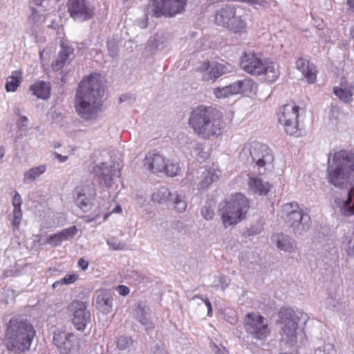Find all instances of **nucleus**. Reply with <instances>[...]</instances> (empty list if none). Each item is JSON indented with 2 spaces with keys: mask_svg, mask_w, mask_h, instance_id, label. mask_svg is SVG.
<instances>
[{
  "mask_svg": "<svg viewBox=\"0 0 354 354\" xmlns=\"http://www.w3.org/2000/svg\"><path fill=\"white\" fill-rule=\"evenodd\" d=\"M249 207V201L243 194L236 193L232 195L230 198L225 201L221 215L225 227L240 222L245 217Z\"/></svg>",
  "mask_w": 354,
  "mask_h": 354,
  "instance_id": "obj_9",
  "label": "nucleus"
},
{
  "mask_svg": "<svg viewBox=\"0 0 354 354\" xmlns=\"http://www.w3.org/2000/svg\"><path fill=\"white\" fill-rule=\"evenodd\" d=\"M53 343L61 354H78L80 349L79 339L73 333L55 332Z\"/></svg>",
  "mask_w": 354,
  "mask_h": 354,
  "instance_id": "obj_17",
  "label": "nucleus"
},
{
  "mask_svg": "<svg viewBox=\"0 0 354 354\" xmlns=\"http://www.w3.org/2000/svg\"><path fill=\"white\" fill-rule=\"evenodd\" d=\"M250 16L241 8L225 5L217 10L214 15V23L235 33L245 31Z\"/></svg>",
  "mask_w": 354,
  "mask_h": 354,
  "instance_id": "obj_5",
  "label": "nucleus"
},
{
  "mask_svg": "<svg viewBox=\"0 0 354 354\" xmlns=\"http://www.w3.org/2000/svg\"><path fill=\"white\" fill-rule=\"evenodd\" d=\"M254 86V82L249 78L239 80L232 84V88L235 94L251 92Z\"/></svg>",
  "mask_w": 354,
  "mask_h": 354,
  "instance_id": "obj_30",
  "label": "nucleus"
},
{
  "mask_svg": "<svg viewBox=\"0 0 354 354\" xmlns=\"http://www.w3.org/2000/svg\"><path fill=\"white\" fill-rule=\"evenodd\" d=\"M244 327L248 333L259 339L266 337L270 333L265 318L254 313L247 314Z\"/></svg>",
  "mask_w": 354,
  "mask_h": 354,
  "instance_id": "obj_16",
  "label": "nucleus"
},
{
  "mask_svg": "<svg viewBox=\"0 0 354 354\" xmlns=\"http://www.w3.org/2000/svg\"><path fill=\"white\" fill-rule=\"evenodd\" d=\"M279 316L282 325L283 338L291 344L296 342L299 316L290 308H281Z\"/></svg>",
  "mask_w": 354,
  "mask_h": 354,
  "instance_id": "obj_13",
  "label": "nucleus"
},
{
  "mask_svg": "<svg viewBox=\"0 0 354 354\" xmlns=\"http://www.w3.org/2000/svg\"><path fill=\"white\" fill-rule=\"evenodd\" d=\"M333 92L344 103H350L353 100V88L351 86L344 88L335 87Z\"/></svg>",
  "mask_w": 354,
  "mask_h": 354,
  "instance_id": "obj_31",
  "label": "nucleus"
},
{
  "mask_svg": "<svg viewBox=\"0 0 354 354\" xmlns=\"http://www.w3.org/2000/svg\"><path fill=\"white\" fill-rule=\"evenodd\" d=\"M349 36H350V37L354 39V24L353 26H351L350 28Z\"/></svg>",
  "mask_w": 354,
  "mask_h": 354,
  "instance_id": "obj_57",
  "label": "nucleus"
},
{
  "mask_svg": "<svg viewBox=\"0 0 354 354\" xmlns=\"http://www.w3.org/2000/svg\"><path fill=\"white\" fill-rule=\"evenodd\" d=\"M346 3L348 9L354 12V0H347Z\"/></svg>",
  "mask_w": 354,
  "mask_h": 354,
  "instance_id": "obj_54",
  "label": "nucleus"
},
{
  "mask_svg": "<svg viewBox=\"0 0 354 354\" xmlns=\"http://www.w3.org/2000/svg\"><path fill=\"white\" fill-rule=\"evenodd\" d=\"M180 170V167L178 164L174 163L173 162H165V167L163 172L168 176H176Z\"/></svg>",
  "mask_w": 354,
  "mask_h": 354,
  "instance_id": "obj_39",
  "label": "nucleus"
},
{
  "mask_svg": "<svg viewBox=\"0 0 354 354\" xmlns=\"http://www.w3.org/2000/svg\"><path fill=\"white\" fill-rule=\"evenodd\" d=\"M113 295L110 290H100L97 292L96 307L103 314H108L112 310Z\"/></svg>",
  "mask_w": 354,
  "mask_h": 354,
  "instance_id": "obj_24",
  "label": "nucleus"
},
{
  "mask_svg": "<svg viewBox=\"0 0 354 354\" xmlns=\"http://www.w3.org/2000/svg\"><path fill=\"white\" fill-rule=\"evenodd\" d=\"M107 48L109 53V55L112 57H116L118 56V46L117 42L113 40H109L107 41Z\"/></svg>",
  "mask_w": 354,
  "mask_h": 354,
  "instance_id": "obj_42",
  "label": "nucleus"
},
{
  "mask_svg": "<svg viewBox=\"0 0 354 354\" xmlns=\"http://www.w3.org/2000/svg\"><path fill=\"white\" fill-rule=\"evenodd\" d=\"M77 232V227L75 225H73L70 227L63 229L59 232H58V234H59L62 241H66L73 239Z\"/></svg>",
  "mask_w": 354,
  "mask_h": 354,
  "instance_id": "obj_38",
  "label": "nucleus"
},
{
  "mask_svg": "<svg viewBox=\"0 0 354 354\" xmlns=\"http://www.w3.org/2000/svg\"><path fill=\"white\" fill-rule=\"evenodd\" d=\"M150 354H167V353L162 346L156 344L151 347Z\"/></svg>",
  "mask_w": 354,
  "mask_h": 354,
  "instance_id": "obj_48",
  "label": "nucleus"
},
{
  "mask_svg": "<svg viewBox=\"0 0 354 354\" xmlns=\"http://www.w3.org/2000/svg\"><path fill=\"white\" fill-rule=\"evenodd\" d=\"M342 243L347 254L354 256V227L352 232L344 237Z\"/></svg>",
  "mask_w": 354,
  "mask_h": 354,
  "instance_id": "obj_35",
  "label": "nucleus"
},
{
  "mask_svg": "<svg viewBox=\"0 0 354 354\" xmlns=\"http://www.w3.org/2000/svg\"><path fill=\"white\" fill-rule=\"evenodd\" d=\"M332 251H333L335 254H336V253L337 252V249H336V248H333V249H332Z\"/></svg>",
  "mask_w": 354,
  "mask_h": 354,
  "instance_id": "obj_60",
  "label": "nucleus"
},
{
  "mask_svg": "<svg viewBox=\"0 0 354 354\" xmlns=\"http://www.w3.org/2000/svg\"><path fill=\"white\" fill-rule=\"evenodd\" d=\"M201 299V301H203L205 306H207V315L209 317H211L212 315V304L210 303V301L208 300L207 298H202V297H200L198 295H194L192 297L191 300L192 301H194L196 299Z\"/></svg>",
  "mask_w": 354,
  "mask_h": 354,
  "instance_id": "obj_46",
  "label": "nucleus"
},
{
  "mask_svg": "<svg viewBox=\"0 0 354 354\" xmlns=\"http://www.w3.org/2000/svg\"><path fill=\"white\" fill-rule=\"evenodd\" d=\"M90 173L93 176V180L100 185L110 187L119 177L120 171L115 167L114 162L109 161L94 162L91 167Z\"/></svg>",
  "mask_w": 354,
  "mask_h": 354,
  "instance_id": "obj_10",
  "label": "nucleus"
},
{
  "mask_svg": "<svg viewBox=\"0 0 354 354\" xmlns=\"http://www.w3.org/2000/svg\"><path fill=\"white\" fill-rule=\"evenodd\" d=\"M172 227L182 234L187 233L188 231L187 225L180 221L174 222L172 224Z\"/></svg>",
  "mask_w": 354,
  "mask_h": 354,
  "instance_id": "obj_45",
  "label": "nucleus"
},
{
  "mask_svg": "<svg viewBox=\"0 0 354 354\" xmlns=\"http://www.w3.org/2000/svg\"><path fill=\"white\" fill-rule=\"evenodd\" d=\"M63 241L58 233L51 234L47 241V243L53 246H58Z\"/></svg>",
  "mask_w": 354,
  "mask_h": 354,
  "instance_id": "obj_44",
  "label": "nucleus"
},
{
  "mask_svg": "<svg viewBox=\"0 0 354 354\" xmlns=\"http://www.w3.org/2000/svg\"><path fill=\"white\" fill-rule=\"evenodd\" d=\"M33 94L38 98L46 100L50 97V88L49 84L45 82H39L31 86Z\"/></svg>",
  "mask_w": 354,
  "mask_h": 354,
  "instance_id": "obj_29",
  "label": "nucleus"
},
{
  "mask_svg": "<svg viewBox=\"0 0 354 354\" xmlns=\"http://www.w3.org/2000/svg\"><path fill=\"white\" fill-rule=\"evenodd\" d=\"M4 156V149L3 147H0V160Z\"/></svg>",
  "mask_w": 354,
  "mask_h": 354,
  "instance_id": "obj_58",
  "label": "nucleus"
},
{
  "mask_svg": "<svg viewBox=\"0 0 354 354\" xmlns=\"http://www.w3.org/2000/svg\"><path fill=\"white\" fill-rule=\"evenodd\" d=\"M28 118L26 116H21L18 120L17 124L20 131H25L28 127Z\"/></svg>",
  "mask_w": 354,
  "mask_h": 354,
  "instance_id": "obj_49",
  "label": "nucleus"
},
{
  "mask_svg": "<svg viewBox=\"0 0 354 354\" xmlns=\"http://www.w3.org/2000/svg\"><path fill=\"white\" fill-rule=\"evenodd\" d=\"M152 201L160 204L171 203L174 209L179 212L186 210L187 203L184 194L178 192H171L166 187L158 189L151 196Z\"/></svg>",
  "mask_w": 354,
  "mask_h": 354,
  "instance_id": "obj_12",
  "label": "nucleus"
},
{
  "mask_svg": "<svg viewBox=\"0 0 354 354\" xmlns=\"http://www.w3.org/2000/svg\"><path fill=\"white\" fill-rule=\"evenodd\" d=\"M68 11L72 18L78 21H84L93 15V7L86 0H68Z\"/></svg>",
  "mask_w": 354,
  "mask_h": 354,
  "instance_id": "obj_18",
  "label": "nucleus"
},
{
  "mask_svg": "<svg viewBox=\"0 0 354 354\" xmlns=\"http://www.w3.org/2000/svg\"><path fill=\"white\" fill-rule=\"evenodd\" d=\"M145 167L154 174L163 172L165 158L158 153L149 152L144 160Z\"/></svg>",
  "mask_w": 354,
  "mask_h": 354,
  "instance_id": "obj_23",
  "label": "nucleus"
},
{
  "mask_svg": "<svg viewBox=\"0 0 354 354\" xmlns=\"http://www.w3.org/2000/svg\"><path fill=\"white\" fill-rule=\"evenodd\" d=\"M12 225L15 227H18L22 218V211L21 207L14 208L12 211Z\"/></svg>",
  "mask_w": 354,
  "mask_h": 354,
  "instance_id": "obj_41",
  "label": "nucleus"
},
{
  "mask_svg": "<svg viewBox=\"0 0 354 354\" xmlns=\"http://www.w3.org/2000/svg\"><path fill=\"white\" fill-rule=\"evenodd\" d=\"M239 157L245 164L255 163L260 175L263 174L274 161V156L268 147L257 142L246 145L241 151Z\"/></svg>",
  "mask_w": 354,
  "mask_h": 354,
  "instance_id": "obj_7",
  "label": "nucleus"
},
{
  "mask_svg": "<svg viewBox=\"0 0 354 354\" xmlns=\"http://www.w3.org/2000/svg\"><path fill=\"white\" fill-rule=\"evenodd\" d=\"M117 289L121 295L125 296L129 293V288L127 286L120 285L117 287Z\"/></svg>",
  "mask_w": 354,
  "mask_h": 354,
  "instance_id": "obj_51",
  "label": "nucleus"
},
{
  "mask_svg": "<svg viewBox=\"0 0 354 354\" xmlns=\"http://www.w3.org/2000/svg\"><path fill=\"white\" fill-rule=\"evenodd\" d=\"M220 171L215 169H207L202 173L201 180L198 185L199 189L207 188L212 183L218 180Z\"/></svg>",
  "mask_w": 354,
  "mask_h": 354,
  "instance_id": "obj_28",
  "label": "nucleus"
},
{
  "mask_svg": "<svg viewBox=\"0 0 354 354\" xmlns=\"http://www.w3.org/2000/svg\"><path fill=\"white\" fill-rule=\"evenodd\" d=\"M116 346L120 351H129L133 346V340L131 337L121 335L117 339Z\"/></svg>",
  "mask_w": 354,
  "mask_h": 354,
  "instance_id": "obj_34",
  "label": "nucleus"
},
{
  "mask_svg": "<svg viewBox=\"0 0 354 354\" xmlns=\"http://www.w3.org/2000/svg\"><path fill=\"white\" fill-rule=\"evenodd\" d=\"M315 354H336V350L333 344H325L323 347L315 351Z\"/></svg>",
  "mask_w": 354,
  "mask_h": 354,
  "instance_id": "obj_40",
  "label": "nucleus"
},
{
  "mask_svg": "<svg viewBox=\"0 0 354 354\" xmlns=\"http://www.w3.org/2000/svg\"><path fill=\"white\" fill-rule=\"evenodd\" d=\"M241 68L248 73L265 74L269 82H274L279 75L278 66L270 59H262L254 53H245L241 60Z\"/></svg>",
  "mask_w": 354,
  "mask_h": 354,
  "instance_id": "obj_8",
  "label": "nucleus"
},
{
  "mask_svg": "<svg viewBox=\"0 0 354 354\" xmlns=\"http://www.w3.org/2000/svg\"><path fill=\"white\" fill-rule=\"evenodd\" d=\"M297 68L301 72L306 78L308 83L313 84L317 79V70L313 64L303 57H299L296 62Z\"/></svg>",
  "mask_w": 354,
  "mask_h": 354,
  "instance_id": "obj_25",
  "label": "nucleus"
},
{
  "mask_svg": "<svg viewBox=\"0 0 354 354\" xmlns=\"http://www.w3.org/2000/svg\"><path fill=\"white\" fill-rule=\"evenodd\" d=\"M68 311L72 315V323L74 327L83 331L91 322V313L88 309V304L85 301L74 300L68 307Z\"/></svg>",
  "mask_w": 354,
  "mask_h": 354,
  "instance_id": "obj_15",
  "label": "nucleus"
},
{
  "mask_svg": "<svg viewBox=\"0 0 354 354\" xmlns=\"http://www.w3.org/2000/svg\"><path fill=\"white\" fill-rule=\"evenodd\" d=\"M12 203L14 208L21 207L22 198L21 195L17 191L15 192V195L13 196Z\"/></svg>",
  "mask_w": 354,
  "mask_h": 354,
  "instance_id": "obj_50",
  "label": "nucleus"
},
{
  "mask_svg": "<svg viewBox=\"0 0 354 354\" xmlns=\"http://www.w3.org/2000/svg\"><path fill=\"white\" fill-rule=\"evenodd\" d=\"M281 214L287 227L295 235H303L311 227L310 216L295 202L284 204L282 206Z\"/></svg>",
  "mask_w": 354,
  "mask_h": 354,
  "instance_id": "obj_6",
  "label": "nucleus"
},
{
  "mask_svg": "<svg viewBox=\"0 0 354 354\" xmlns=\"http://www.w3.org/2000/svg\"><path fill=\"white\" fill-rule=\"evenodd\" d=\"M202 71L205 73L203 76V79L205 81L215 80L223 74H225L231 71L232 66L227 63H218V62H204L200 67Z\"/></svg>",
  "mask_w": 354,
  "mask_h": 354,
  "instance_id": "obj_19",
  "label": "nucleus"
},
{
  "mask_svg": "<svg viewBox=\"0 0 354 354\" xmlns=\"http://www.w3.org/2000/svg\"><path fill=\"white\" fill-rule=\"evenodd\" d=\"M248 192L252 194L259 196H265L271 188V185L268 181L263 180L259 176H255L254 174H248Z\"/></svg>",
  "mask_w": 354,
  "mask_h": 354,
  "instance_id": "obj_21",
  "label": "nucleus"
},
{
  "mask_svg": "<svg viewBox=\"0 0 354 354\" xmlns=\"http://www.w3.org/2000/svg\"><path fill=\"white\" fill-rule=\"evenodd\" d=\"M214 94L216 98L227 97L230 95H234L235 92L232 88V84L225 86H218L214 88Z\"/></svg>",
  "mask_w": 354,
  "mask_h": 354,
  "instance_id": "obj_36",
  "label": "nucleus"
},
{
  "mask_svg": "<svg viewBox=\"0 0 354 354\" xmlns=\"http://www.w3.org/2000/svg\"><path fill=\"white\" fill-rule=\"evenodd\" d=\"M272 240L279 249L285 252H293L296 249L295 240L288 235L276 234L272 236Z\"/></svg>",
  "mask_w": 354,
  "mask_h": 354,
  "instance_id": "obj_26",
  "label": "nucleus"
},
{
  "mask_svg": "<svg viewBox=\"0 0 354 354\" xmlns=\"http://www.w3.org/2000/svg\"><path fill=\"white\" fill-rule=\"evenodd\" d=\"M21 73L19 71L12 72V75L8 77L6 84V88L8 92L15 91L20 84Z\"/></svg>",
  "mask_w": 354,
  "mask_h": 354,
  "instance_id": "obj_33",
  "label": "nucleus"
},
{
  "mask_svg": "<svg viewBox=\"0 0 354 354\" xmlns=\"http://www.w3.org/2000/svg\"><path fill=\"white\" fill-rule=\"evenodd\" d=\"M78 266L83 270H86L88 268V263L85 261L82 258L80 259L78 261Z\"/></svg>",
  "mask_w": 354,
  "mask_h": 354,
  "instance_id": "obj_52",
  "label": "nucleus"
},
{
  "mask_svg": "<svg viewBox=\"0 0 354 354\" xmlns=\"http://www.w3.org/2000/svg\"><path fill=\"white\" fill-rule=\"evenodd\" d=\"M35 330L32 325L22 317L12 318L6 330V341L8 350L20 354L30 348Z\"/></svg>",
  "mask_w": 354,
  "mask_h": 354,
  "instance_id": "obj_4",
  "label": "nucleus"
},
{
  "mask_svg": "<svg viewBox=\"0 0 354 354\" xmlns=\"http://www.w3.org/2000/svg\"><path fill=\"white\" fill-rule=\"evenodd\" d=\"M103 95L104 88L99 74H92L82 80L75 96V108L79 115L85 120L95 118L102 104Z\"/></svg>",
  "mask_w": 354,
  "mask_h": 354,
  "instance_id": "obj_2",
  "label": "nucleus"
},
{
  "mask_svg": "<svg viewBox=\"0 0 354 354\" xmlns=\"http://www.w3.org/2000/svg\"><path fill=\"white\" fill-rule=\"evenodd\" d=\"M299 107L295 104H288L284 105L278 114L279 123L283 125L285 132L290 136H299Z\"/></svg>",
  "mask_w": 354,
  "mask_h": 354,
  "instance_id": "obj_14",
  "label": "nucleus"
},
{
  "mask_svg": "<svg viewBox=\"0 0 354 354\" xmlns=\"http://www.w3.org/2000/svg\"><path fill=\"white\" fill-rule=\"evenodd\" d=\"M189 124L196 134L205 139L220 134L224 127L222 113L212 106L203 105L191 112Z\"/></svg>",
  "mask_w": 354,
  "mask_h": 354,
  "instance_id": "obj_3",
  "label": "nucleus"
},
{
  "mask_svg": "<svg viewBox=\"0 0 354 354\" xmlns=\"http://www.w3.org/2000/svg\"><path fill=\"white\" fill-rule=\"evenodd\" d=\"M106 243L111 249L114 250H122L124 246V245L122 244L121 242L113 240H107Z\"/></svg>",
  "mask_w": 354,
  "mask_h": 354,
  "instance_id": "obj_47",
  "label": "nucleus"
},
{
  "mask_svg": "<svg viewBox=\"0 0 354 354\" xmlns=\"http://www.w3.org/2000/svg\"><path fill=\"white\" fill-rule=\"evenodd\" d=\"M75 203L84 212L90 210L92 201L96 197L94 187L85 186L75 191Z\"/></svg>",
  "mask_w": 354,
  "mask_h": 354,
  "instance_id": "obj_20",
  "label": "nucleus"
},
{
  "mask_svg": "<svg viewBox=\"0 0 354 354\" xmlns=\"http://www.w3.org/2000/svg\"><path fill=\"white\" fill-rule=\"evenodd\" d=\"M187 0H149L146 16L152 12V16L168 15L173 17L185 10Z\"/></svg>",
  "mask_w": 354,
  "mask_h": 354,
  "instance_id": "obj_11",
  "label": "nucleus"
},
{
  "mask_svg": "<svg viewBox=\"0 0 354 354\" xmlns=\"http://www.w3.org/2000/svg\"><path fill=\"white\" fill-rule=\"evenodd\" d=\"M137 23H138V25L142 28H145L147 26V19L145 21L138 20L137 21Z\"/></svg>",
  "mask_w": 354,
  "mask_h": 354,
  "instance_id": "obj_55",
  "label": "nucleus"
},
{
  "mask_svg": "<svg viewBox=\"0 0 354 354\" xmlns=\"http://www.w3.org/2000/svg\"><path fill=\"white\" fill-rule=\"evenodd\" d=\"M45 171H46L45 165H39L38 167L30 169L29 170H28L27 171H26L24 173V182L25 183H28L31 181L35 180L41 174L44 173Z\"/></svg>",
  "mask_w": 354,
  "mask_h": 354,
  "instance_id": "obj_32",
  "label": "nucleus"
},
{
  "mask_svg": "<svg viewBox=\"0 0 354 354\" xmlns=\"http://www.w3.org/2000/svg\"><path fill=\"white\" fill-rule=\"evenodd\" d=\"M95 217H92L91 218L90 216H84V221L87 223H91L93 221H95Z\"/></svg>",
  "mask_w": 354,
  "mask_h": 354,
  "instance_id": "obj_56",
  "label": "nucleus"
},
{
  "mask_svg": "<svg viewBox=\"0 0 354 354\" xmlns=\"http://www.w3.org/2000/svg\"><path fill=\"white\" fill-rule=\"evenodd\" d=\"M73 58V48L62 45L58 58L53 63V67L55 70H59L64 64H69Z\"/></svg>",
  "mask_w": 354,
  "mask_h": 354,
  "instance_id": "obj_27",
  "label": "nucleus"
},
{
  "mask_svg": "<svg viewBox=\"0 0 354 354\" xmlns=\"http://www.w3.org/2000/svg\"><path fill=\"white\" fill-rule=\"evenodd\" d=\"M122 211V209L120 207V206L118 205L114 209L113 212H121Z\"/></svg>",
  "mask_w": 354,
  "mask_h": 354,
  "instance_id": "obj_59",
  "label": "nucleus"
},
{
  "mask_svg": "<svg viewBox=\"0 0 354 354\" xmlns=\"http://www.w3.org/2000/svg\"><path fill=\"white\" fill-rule=\"evenodd\" d=\"M327 173L328 182L341 190L339 196H333V207L345 216L354 215V153L341 150L332 158L330 153Z\"/></svg>",
  "mask_w": 354,
  "mask_h": 354,
  "instance_id": "obj_1",
  "label": "nucleus"
},
{
  "mask_svg": "<svg viewBox=\"0 0 354 354\" xmlns=\"http://www.w3.org/2000/svg\"><path fill=\"white\" fill-rule=\"evenodd\" d=\"M149 307L147 306L142 301L138 302L137 307L133 310L135 319L145 328L147 333H149L154 328V325L149 318Z\"/></svg>",
  "mask_w": 354,
  "mask_h": 354,
  "instance_id": "obj_22",
  "label": "nucleus"
},
{
  "mask_svg": "<svg viewBox=\"0 0 354 354\" xmlns=\"http://www.w3.org/2000/svg\"><path fill=\"white\" fill-rule=\"evenodd\" d=\"M201 214L206 220H210L214 215V209L209 205H205L201 208Z\"/></svg>",
  "mask_w": 354,
  "mask_h": 354,
  "instance_id": "obj_43",
  "label": "nucleus"
},
{
  "mask_svg": "<svg viewBox=\"0 0 354 354\" xmlns=\"http://www.w3.org/2000/svg\"><path fill=\"white\" fill-rule=\"evenodd\" d=\"M78 278V276L75 274H70L66 275L63 279L53 283L52 287L53 289L57 288L62 285H69L73 283Z\"/></svg>",
  "mask_w": 354,
  "mask_h": 354,
  "instance_id": "obj_37",
  "label": "nucleus"
},
{
  "mask_svg": "<svg viewBox=\"0 0 354 354\" xmlns=\"http://www.w3.org/2000/svg\"><path fill=\"white\" fill-rule=\"evenodd\" d=\"M55 156L59 160V161L61 162H64L66 161L68 159L67 156H62L61 154H59V153H56Z\"/></svg>",
  "mask_w": 354,
  "mask_h": 354,
  "instance_id": "obj_53",
  "label": "nucleus"
}]
</instances>
